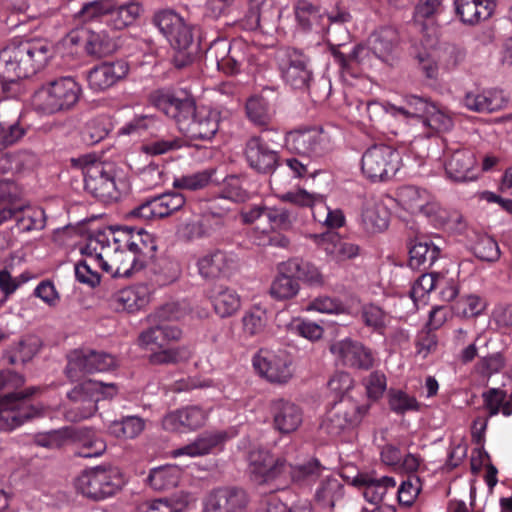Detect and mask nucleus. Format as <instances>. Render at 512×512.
<instances>
[{
	"label": "nucleus",
	"instance_id": "1",
	"mask_svg": "<svg viewBox=\"0 0 512 512\" xmlns=\"http://www.w3.org/2000/svg\"><path fill=\"white\" fill-rule=\"evenodd\" d=\"M156 249L155 237L144 229L98 231L80 248L84 260L75 265V276L90 286L100 282L96 267L113 277H129L145 266Z\"/></svg>",
	"mask_w": 512,
	"mask_h": 512
},
{
	"label": "nucleus",
	"instance_id": "2",
	"mask_svg": "<svg viewBox=\"0 0 512 512\" xmlns=\"http://www.w3.org/2000/svg\"><path fill=\"white\" fill-rule=\"evenodd\" d=\"M54 55L51 42L41 38L12 41L0 50V102L22 90L17 82L42 70Z\"/></svg>",
	"mask_w": 512,
	"mask_h": 512
},
{
	"label": "nucleus",
	"instance_id": "3",
	"mask_svg": "<svg viewBox=\"0 0 512 512\" xmlns=\"http://www.w3.org/2000/svg\"><path fill=\"white\" fill-rule=\"evenodd\" d=\"M188 313L186 303H167L148 317L151 326L140 333L139 345L150 351L149 360L153 364H172L189 358L190 350L185 346L171 347L170 343L182 337L177 326L166 323L181 320Z\"/></svg>",
	"mask_w": 512,
	"mask_h": 512
},
{
	"label": "nucleus",
	"instance_id": "4",
	"mask_svg": "<svg viewBox=\"0 0 512 512\" xmlns=\"http://www.w3.org/2000/svg\"><path fill=\"white\" fill-rule=\"evenodd\" d=\"M150 103L174 119L179 129L192 139L210 140L219 129V112L209 106H196L191 97H179L169 89H158Z\"/></svg>",
	"mask_w": 512,
	"mask_h": 512
},
{
	"label": "nucleus",
	"instance_id": "5",
	"mask_svg": "<svg viewBox=\"0 0 512 512\" xmlns=\"http://www.w3.org/2000/svg\"><path fill=\"white\" fill-rule=\"evenodd\" d=\"M396 201L398 206L407 213L421 214L435 226L457 232L465 227L463 216L458 211L442 207L426 189L414 185H403L397 190Z\"/></svg>",
	"mask_w": 512,
	"mask_h": 512
},
{
	"label": "nucleus",
	"instance_id": "6",
	"mask_svg": "<svg viewBox=\"0 0 512 512\" xmlns=\"http://www.w3.org/2000/svg\"><path fill=\"white\" fill-rule=\"evenodd\" d=\"M248 461L250 472L258 482H269L287 476L293 481L300 482L314 475H320L321 472L317 460L292 466L280 458H274L268 450L263 448L251 450Z\"/></svg>",
	"mask_w": 512,
	"mask_h": 512
},
{
	"label": "nucleus",
	"instance_id": "7",
	"mask_svg": "<svg viewBox=\"0 0 512 512\" xmlns=\"http://www.w3.org/2000/svg\"><path fill=\"white\" fill-rule=\"evenodd\" d=\"M82 93L80 84L65 76L41 86L32 96V107L43 115H52L72 109Z\"/></svg>",
	"mask_w": 512,
	"mask_h": 512
},
{
	"label": "nucleus",
	"instance_id": "8",
	"mask_svg": "<svg viewBox=\"0 0 512 512\" xmlns=\"http://www.w3.org/2000/svg\"><path fill=\"white\" fill-rule=\"evenodd\" d=\"M84 177L85 189L104 202L115 201L120 197L121 183L117 179L115 165L102 162L92 156L72 160Z\"/></svg>",
	"mask_w": 512,
	"mask_h": 512
},
{
	"label": "nucleus",
	"instance_id": "9",
	"mask_svg": "<svg viewBox=\"0 0 512 512\" xmlns=\"http://www.w3.org/2000/svg\"><path fill=\"white\" fill-rule=\"evenodd\" d=\"M16 186L9 181L0 182V225L15 219L21 232L41 230L45 227V212L40 207L24 206L19 203Z\"/></svg>",
	"mask_w": 512,
	"mask_h": 512
},
{
	"label": "nucleus",
	"instance_id": "10",
	"mask_svg": "<svg viewBox=\"0 0 512 512\" xmlns=\"http://www.w3.org/2000/svg\"><path fill=\"white\" fill-rule=\"evenodd\" d=\"M118 392L113 383H103L96 380H86L68 392L72 406L65 412L69 421L77 422L92 417L98 410L100 400L112 398Z\"/></svg>",
	"mask_w": 512,
	"mask_h": 512
},
{
	"label": "nucleus",
	"instance_id": "11",
	"mask_svg": "<svg viewBox=\"0 0 512 512\" xmlns=\"http://www.w3.org/2000/svg\"><path fill=\"white\" fill-rule=\"evenodd\" d=\"M124 484V476L118 468L96 467L83 471L75 481V488L88 498L103 500L116 494Z\"/></svg>",
	"mask_w": 512,
	"mask_h": 512
},
{
	"label": "nucleus",
	"instance_id": "12",
	"mask_svg": "<svg viewBox=\"0 0 512 512\" xmlns=\"http://www.w3.org/2000/svg\"><path fill=\"white\" fill-rule=\"evenodd\" d=\"M155 22L171 46L177 50L174 64L181 68L192 61V55L187 50L193 42L190 26L184 18L172 10H163L156 14Z\"/></svg>",
	"mask_w": 512,
	"mask_h": 512
},
{
	"label": "nucleus",
	"instance_id": "13",
	"mask_svg": "<svg viewBox=\"0 0 512 512\" xmlns=\"http://www.w3.org/2000/svg\"><path fill=\"white\" fill-rule=\"evenodd\" d=\"M402 165L400 152L386 144L368 147L361 158V172L371 182H385L399 171Z\"/></svg>",
	"mask_w": 512,
	"mask_h": 512
},
{
	"label": "nucleus",
	"instance_id": "14",
	"mask_svg": "<svg viewBox=\"0 0 512 512\" xmlns=\"http://www.w3.org/2000/svg\"><path fill=\"white\" fill-rule=\"evenodd\" d=\"M36 392V388H29L25 392L9 393L0 397V432L11 431L26 420L46 415L43 407H34L27 403V398Z\"/></svg>",
	"mask_w": 512,
	"mask_h": 512
},
{
	"label": "nucleus",
	"instance_id": "15",
	"mask_svg": "<svg viewBox=\"0 0 512 512\" xmlns=\"http://www.w3.org/2000/svg\"><path fill=\"white\" fill-rule=\"evenodd\" d=\"M369 406L351 398L336 403L325 415L320 428L331 436H338L358 426L368 413Z\"/></svg>",
	"mask_w": 512,
	"mask_h": 512
},
{
	"label": "nucleus",
	"instance_id": "16",
	"mask_svg": "<svg viewBox=\"0 0 512 512\" xmlns=\"http://www.w3.org/2000/svg\"><path fill=\"white\" fill-rule=\"evenodd\" d=\"M116 366L115 358L104 352L88 349H76L68 355L66 375L71 380H78L85 374L105 372Z\"/></svg>",
	"mask_w": 512,
	"mask_h": 512
},
{
	"label": "nucleus",
	"instance_id": "17",
	"mask_svg": "<svg viewBox=\"0 0 512 512\" xmlns=\"http://www.w3.org/2000/svg\"><path fill=\"white\" fill-rule=\"evenodd\" d=\"M292 357L284 350L260 351L253 358L256 371L271 383L285 384L293 377Z\"/></svg>",
	"mask_w": 512,
	"mask_h": 512
},
{
	"label": "nucleus",
	"instance_id": "18",
	"mask_svg": "<svg viewBox=\"0 0 512 512\" xmlns=\"http://www.w3.org/2000/svg\"><path fill=\"white\" fill-rule=\"evenodd\" d=\"M329 350L335 360L343 366L361 370H369L374 366L372 350L352 338L347 337L333 342Z\"/></svg>",
	"mask_w": 512,
	"mask_h": 512
},
{
	"label": "nucleus",
	"instance_id": "19",
	"mask_svg": "<svg viewBox=\"0 0 512 512\" xmlns=\"http://www.w3.org/2000/svg\"><path fill=\"white\" fill-rule=\"evenodd\" d=\"M246 50L247 46L243 41L237 40L230 43L222 39L212 43L208 50V57L214 60L218 70L234 75L240 71L247 59Z\"/></svg>",
	"mask_w": 512,
	"mask_h": 512
},
{
	"label": "nucleus",
	"instance_id": "20",
	"mask_svg": "<svg viewBox=\"0 0 512 512\" xmlns=\"http://www.w3.org/2000/svg\"><path fill=\"white\" fill-rule=\"evenodd\" d=\"M195 266L201 278L214 280L230 276L237 269L238 263L232 253L212 250L199 255Z\"/></svg>",
	"mask_w": 512,
	"mask_h": 512
},
{
	"label": "nucleus",
	"instance_id": "21",
	"mask_svg": "<svg viewBox=\"0 0 512 512\" xmlns=\"http://www.w3.org/2000/svg\"><path fill=\"white\" fill-rule=\"evenodd\" d=\"M184 204L185 198L182 194L176 192L165 193L145 201L134 208L130 215L133 218L146 221L161 219L178 211Z\"/></svg>",
	"mask_w": 512,
	"mask_h": 512
},
{
	"label": "nucleus",
	"instance_id": "22",
	"mask_svg": "<svg viewBox=\"0 0 512 512\" xmlns=\"http://www.w3.org/2000/svg\"><path fill=\"white\" fill-rule=\"evenodd\" d=\"M287 149L302 156L316 157L328 148V140L322 131L317 129L294 130L285 138Z\"/></svg>",
	"mask_w": 512,
	"mask_h": 512
},
{
	"label": "nucleus",
	"instance_id": "23",
	"mask_svg": "<svg viewBox=\"0 0 512 512\" xmlns=\"http://www.w3.org/2000/svg\"><path fill=\"white\" fill-rule=\"evenodd\" d=\"M129 69L128 63L124 60L103 62L88 72V86L94 92H104L125 79Z\"/></svg>",
	"mask_w": 512,
	"mask_h": 512
},
{
	"label": "nucleus",
	"instance_id": "24",
	"mask_svg": "<svg viewBox=\"0 0 512 512\" xmlns=\"http://www.w3.org/2000/svg\"><path fill=\"white\" fill-rule=\"evenodd\" d=\"M431 101L415 95L405 97L401 106H396L389 102L379 103L371 102L368 104V111L370 113H376L384 111L385 113L400 120H419L422 122Z\"/></svg>",
	"mask_w": 512,
	"mask_h": 512
},
{
	"label": "nucleus",
	"instance_id": "25",
	"mask_svg": "<svg viewBox=\"0 0 512 512\" xmlns=\"http://www.w3.org/2000/svg\"><path fill=\"white\" fill-rule=\"evenodd\" d=\"M317 246L323 251L329 262L343 265L360 254V247L343 239L338 233L327 232L316 237Z\"/></svg>",
	"mask_w": 512,
	"mask_h": 512
},
{
	"label": "nucleus",
	"instance_id": "26",
	"mask_svg": "<svg viewBox=\"0 0 512 512\" xmlns=\"http://www.w3.org/2000/svg\"><path fill=\"white\" fill-rule=\"evenodd\" d=\"M209 416V411L192 405L168 413L162 420L165 430L186 432L202 427Z\"/></svg>",
	"mask_w": 512,
	"mask_h": 512
},
{
	"label": "nucleus",
	"instance_id": "27",
	"mask_svg": "<svg viewBox=\"0 0 512 512\" xmlns=\"http://www.w3.org/2000/svg\"><path fill=\"white\" fill-rule=\"evenodd\" d=\"M282 78L294 89H304L312 79V71L308 59L298 51L286 53V58L280 63Z\"/></svg>",
	"mask_w": 512,
	"mask_h": 512
},
{
	"label": "nucleus",
	"instance_id": "28",
	"mask_svg": "<svg viewBox=\"0 0 512 512\" xmlns=\"http://www.w3.org/2000/svg\"><path fill=\"white\" fill-rule=\"evenodd\" d=\"M69 38L71 43L81 45L91 56L105 57L115 50V43L105 31L81 28L71 32Z\"/></svg>",
	"mask_w": 512,
	"mask_h": 512
},
{
	"label": "nucleus",
	"instance_id": "29",
	"mask_svg": "<svg viewBox=\"0 0 512 512\" xmlns=\"http://www.w3.org/2000/svg\"><path fill=\"white\" fill-rule=\"evenodd\" d=\"M351 485L358 488L365 500L372 504L380 503L389 489L396 486V480L393 477H376L373 473H357L351 480L347 477Z\"/></svg>",
	"mask_w": 512,
	"mask_h": 512
},
{
	"label": "nucleus",
	"instance_id": "30",
	"mask_svg": "<svg viewBox=\"0 0 512 512\" xmlns=\"http://www.w3.org/2000/svg\"><path fill=\"white\" fill-rule=\"evenodd\" d=\"M151 300V291L147 285H133L115 292L110 305L116 311L136 313L144 309Z\"/></svg>",
	"mask_w": 512,
	"mask_h": 512
},
{
	"label": "nucleus",
	"instance_id": "31",
	"mask_svg": "<svg viewBox=\"0 0 512 512\" xmlns=\"http://www.w3.org/2000/svg\"><path fill=\"white\" fill-rule=\"evenodd\" d=\"M248 503L246 493L237 488H222L209 495L205 512H244Z\"/></svg>",
	"mask_w": 512,
	"mask_h": 512
},
{
	"label": "nucleus",
	"instance_id": "32",
	"mask_svg": "<svg viewBox=\"0 0 512 512\" xmlns=\"http://www.w3.org/2000/svg\"><path fill=\"white\" fill-rule=\"evenodd\" d=\"M244 155L251 168L263 173L274 169L278 161L277 152L260 136L246 142Z\"/></svg>",
	"mask_w": 512,
	"mask_h": 512
},
{
	"label": "nucleus",
	"instance_id": "33",
	"mask_svg": "<svg viewBox=\"0 0 512 512\" xmlns=\"http://www.w3.org/2000/svg\"><path fill=\"white\" fill-rule=\"evenodd\" d=\"M464 106L478 113H492L506 107L507 99L502 91L487 89L466 93L463 99Z\"/></svg>",
	"mask_w": 512,
	"mask_h": 512
},
{
	"label": "nucleus",
	"instance_id": "34",
	"mask_svg": "<svg viewBox=\"0 0 512 512\" xmlns=\"http://www.w3.org/2000/svg\"><path fill=\"white\" fill-rule=\"evenodd\" d=\"M475 166L474 153L467 149H461L452 153L445 164V170L448 177L454 181H473L478 177Z\"/></svg>",
	"mask_w": 512,
	"mask_h": 512
},
{
	"label": "nucleus",
	"instance_id": "35",
	"mask_svg": "<svg viewBox=\"0 0 512 512\" xmlns=\"http://www.w3.org/2000/svg\"><path fill=\"white\" fill-rule=\"evenodd\" d=\"M230 436L224 431L208 432L197 437L193 442L171 452L175 458L181 456L199 457L213 452Z\"/></svg>",
	"mask_w": 512,
	"mask_h": 512
},
{
	"label": "nucleus",
	"instance_id": "36",
	"mask_svg": "<svg viewBox=\"0 0 512 512\" xmlns=\"http://www.w3.org/2000/svg\"><path fill=\"white\" fill-rule=\"evenodd\" d=\"M390 212L387 205L380 198L366 199L361 212L363 228L370 233L381 232L389 225Z\"/></svg>",
	"mask_w": 512,
	"mask_h": 512
},
{
	"label": "nucleus",
	"instance_id": "37",
	"mask_svg": "<svg viewBox=\"0 0 512 512\" xmlns=\"http://www.w3.org/2000/svg\"><path fill=\"white\" fill-rule=\"evenodd\" d=\"M273 421L275 428L281 433L296 431L303 421V413L296 404L277 400L273 404Z\"/></svg>",
	"mask_w": 512,
	"mask_h": 512
},
{
	"label": "nucleus",
	"instance_id": "38",
	"mask_svg": "<svg viewBox=\"0 0 512 512\" xmlns=\"http://www.w3.org/2000/svg\"><path fill=\"white\" fill-rule=\"evenodd\" d=\"M457 15L467 24L488 19L496 7L495 0H454Z\"/></svg>",
	"mask_w": 512,
	"mask_h": 512
},
{
	"label": "nucleus",
	"instance_id": "39",
	"mask_svg": "<svg viewBox=\"0 0 512 512\" xmlns=\"http://www.w3.org/2000/svg\"><path fill=\"white\" fill-rule=\"evenodd\" d=\"M486 408L491 416L502 413L508 417L512 414V370L502 388H491L483 394Z\"/></svg>",
	"mask_w": 512,
	"mask_h": 512
},
{
	"label": "nucleus",
	"instance_id": "40",
	"mask_svg": "<svg viewBox=\"0 0 512 512\" xmlns=\"http://www.w3.org/2000/svg\"><path fill=\"white\" fill-rule=\"evenodd\" d=\"M440 256V248L428 238H417L409 250V265L413 269L430 267Z\"/></svg>",
	"mask_w": 512,
	"mask_h": 512
},
{
	"label": "nucleus",
	"instance_id": "41",
	"mask_svg": "<svg viewBox=\"0 0 512 512\" xmlns=\"http://www.w3.org/2000/svg\"><path fill=\"white\" fill-rule=\"evenodd\" d=\"M142 12L143 8L137 1L130 0L118 6L112 2L110 20H107V25L115 30H122L134 25Z\"/></svg>",
	"mask_w": 512,
	"mask_h": 512
},
{
	"label": "nucleus",
	"instance_id": "42",
	"mask_svg": "<svg viewBox=\"0 0 512 512\" xmlns=\"http://www.w3.org/2000/svg\"><path fill=\"white\" fill-rule=\"evenodd\" d=\"M395 40L396 35L392 29L386 28L372 34L368 42L372 46L374 58H378L379 61L387 65H393L396 59Z\"/></svg>",
	"mask_w": 512,
	"mask_h": 512
},
{
	"label": "nucleus",
	"instance_id": "43",
	"mask_svg": "<svg viewBox=\"0 0 512 512\" xmlns=\"http://www.w3.org/2000/svg\"><path fill=\"white\" fill-rule=\"evenodd\" d=\"M209 298L212 302L215 313L221 318L232 316L241 307V298L231 288L217 287L213 289Z\"/></svg>",
	"mask_w": 512,
	"mask_h": 512
},
{
	"label": "nucleus",
	"instance_id": "44",
	"mask_svg": "<svg viewBox=\"0 0 512 512\" xmlns=\"http://www.w3.org/2000/svg\"><path fill=\"white\" fill-rule=\"evenodd\" d=\"M344 495L343 484L338 477L328 474L323 476L316 490V501L325 508H333Z\"/></svg>",
	"mask_w": 512,
	"mask_h": 512
},
{
	"label": "nucleus",
	"instance_id": "45",
	"mask_svg": "<svg viewBox=\"0 0 512 512\" xmlns=\"http://www.w3.org/2000/svg\"><path fill=\"white\" fill-rule=\"evenodd\" d=\"M421 124L428 130L427 136H432L451 130L453 119L444 108L431 102Z\"/></svg>",
	"mask_w": 512,
	"mask_h": 512
},
{
	"label": "nucleus",
	"instance_id": "46",
	"mask_svg": "<svg viewBox=\"0 0 512 512\" xmlns=\"http://www.w3.org/2000/svg\"><path fill=\"white\" fill-rule=\"evenodd\" d=\"M283 271L294 274L295 278L310 285L320 286L323 284V275L314 264L293 258L283 262Z\"/></svg>",
	"mask_w": 512,
	"mask_h": 512
},
{
	"label": "nucleus",
	"instance_id": "47",
	"mask_svg": "<svg viewBox=\"0 0 512 512\" xmlns=\"http://www.w3.org/2000/svg\"><path fill=\"white\" fill-rule=\"evenodd\" d=\"M74 431L75 435L71 439V442H77L80 445L78 452L80 457H99L105 452V442L97 437L94 432L88 429H74Z\"/></svg>",
	"mask_w": 512,
	"mask_h": 512
},
{
	"label": "nucleus",
	"instance_id": "48",
	"mask_svg": "<svg viewBox=\"0 0 512 512\" xmlns=\"http://www.w3.org/2000/svg\"><path fill=\"white\" fill-rule=\"evenodd\" d=\"M300 290V285L294 274L283 271V262L278 266V275L270 287V294L277 300H287L295 297Z\"/></svg>",
	"mask_w": 512,
	"mask_h": 512
},
{
	"label": "nucleus",
	"instance_id": "49",
	"mask_svg": "<svg viewBox=\"0 0 512 512\" xmlns=\"http://www.w3.org/2000/svg\"><path fill=\"white\" fill-rule=\"evenodd\" d=\"M441 10V0H419L414 8L413 22L421 31H427L434 28L435 17Z\"/></svg>",
	"mask_w": 512,
	"mask_h": 512
},
{
	"label": "nucleus",
	"instance_id": "50",
	"mask_svg": "<svg viewBox=\"0 0 512 512\" xmlns=\"http://www.w3.org/2000/svg\"><path fill=\"white\" fill-rule=\"evenodd\" d=\"M181 469L175 465L153 468L148 476L149 484L156 490L176 487L180 481Z\"/></svg>",
	"mask_w": 512,
	"mask_h": 512
},
{
	"label": "nucleus",
	"instance_id": "51",
	"mask_svg": "<svg viewBox=\"0 0 512 512\" xmlns=\"http://www.w3.org/2000/svg\"><path fill=\"white\" fill-rule=\"evenodd\" d=\"M41 347L39 337L35 335H27L15 344L9 355V362L15 364L18 362L26 363L30 361Z\"/></svg>",
	"mask_w": 512,
	"mask_h": 512
},
{
	"label": "nucleus",
	"instance_id": "52",
	"mask_svg": "<svg viewBox=\"0 0 512 512\" xmlns=\"http://www.w3.org/2000/svg\"><path fill=\"white\" fill-rule=\"evenodd\" d=\"M145 428V421L137 416H128L114 421L109 426L112 435L121 439H133L139 436Z\"/></svg>",
	"mask_w": 512,
	"mask_h": 512
},
{
	"label": "nucleus",
	"instance_id": "53",
	"mask_svg": "<svg viewBox=\"0 0 512 512\" xmlns=\"http://www.w3.org/2000/svg\"><path fill=\"white\" fill-rule=\"evenodd\" d=\"M361 320L364 325L384 335V329L390 322V316L379 306L369 303L361 308Z\"/></svg>",
	"mask_w": 512,
	"mask_h": 512
},
{
	"label": "nucleus",
	"instance_id": "54",
	"mask_svg": "<svg viewBox=\"0 0 512 512\" xmlns=\"http://www.w3.org/2000/svg\"><path fill=\"white\" fill-rule=\"evenodd\" d=\"M307 312H318L322 314L339 315L349 314V309L338 298L321 295L309 302L305 307Z\"/></svg>",
	"mask_w": 512,
	"mask_h": 512
},
{
	"label": "nucleus",
	"instance_id": "55",
	"mask_svg": "<svg viewBox=\"0 0 512 512\" xmlns=\"http://www.w3.org/2000/svg\"><path fill=\"white\" fill-rule=\"evenodd\" d=\"M213 174V170H203L175 177L172 186L178 190L197 191L205 188L210 183Z\"/></svg>",
	"mask_w": 512,
	"mask_h": 512
},
{
	"label": "nucleus",
	"instance_id": "56",
	"mask_svg": "<svg viewBox=\"0 0 512 512\" xmlns=\"http://www.w3.org/2000/svg\"><path fill=\"white\" fill-rule=\"evenodd\" d=\"M32 278L33 275L28 271H25L18 276H12L8 268L0 270V291L3 294V298L0 300V305L2 306L21 285L27 283Z\"/></svg>",
	"mask_w": 512,
	"mask_h": 512
},
{
	"label": "nucleus",
	"instance_id": "57",
	"mask_svg": "<svg viewBox=\"0 0 512 512\" xmlns=\"http://www.w3.org/2000/svg\"><path fill=\"white\" fill-rule=\"evenodd\" d=\"M323 195L310 193L305 189L299 188L293 191L277 194V198L286 203L299 207H310L312 212L321 202Z\"/></svg>",
	"mask_w": 512,
	"mask_h": 512
},
{
	"label": "nucleus",
	"instance_id": "58",
	"mask_svg": "<svg viewBox=\"0 0 512 512\" xmlns=\"http://www.w3.org/2000/svg\"><path fill=\"white\" fill-rule=\"evenodd\" d=\"M75 435L74 428L64 427L58 430H52L47 433L39 434L36 437V443L39 446L46 447L49 449L60 448L63 445L71 442V439Z\"/></svg>",
	"mask_w": 512,
	"mask_h": 512
},
{
	"label": "nucleus",
	"instance_id": "59",
	"mask_svg": "<svg viewBox=\"0 0 512 512\" xmlns=\"http://www.w3.org/2000/svg\"><path fill=\"white\" fill-rule=\"evenodd\" d=\"M243 332L249 336L262 333L267 324V313L260 307H254L242 318Z\"/></svg>",
	"mask_w": 512,
	"mask_h": 512
},
{
	"label": "nucleus",
	"instance_id": "60",
	"mask_svg": "<svg viewBox=\"0 0 512 512\" xmlns=\"http://www.w3.org/2000/svg\"><path fill=\"white\" fill-rule=\"evenodd\" d=\"M313 217L316 221L323 223L329 228H339L345 223V217L340 209H330L322 197L321 202L313 211Z\"/></svg>",
	"mask_w": 512,
	"mask_h": 512
},
{
	"label": "nucleus",
	"instance_id": "61",
	"mask_svg": "<svg viewBox=\"0 0 512 512\" xmlns=\"http://www.w3.org/2000/svg\"><path fill=\"white\" fill-rule=\"evenodd\" d=\"M111 9L112 0H95L84 4L80 13L86 22L98 21L102 18L107 22L110 20Z\"/></svg>",
	"mask_w": 512,
	"mask_h": 512
},
{
	"label": "nucleus",
	"instance_id": "62",
	"mask_svg": "<svg viewBox=\"0 0 512 512\" xmlns=\"http://www.w3.org/2000/svg\"><path fill=\"white\" fill-rule=\"evenodd\" d=\"M248 5L249 9L242 20V26L247 30L265 29V11L262 8L268 6L267 0H249Z\"/></svg>",
	"mask_w": 512,
	"mask_h": 512
},
{
	"label": "nucleus",
	"instance_id": "63",
	"mask_svg": "<svg viewBox=\"0 0 512 512\" xmlns=\"http://www.w3.org/2000/svg\"><path fill=\"white\" fill-rule=\"evenodd\" d=\"M389 406L392 411L398 414L419 410V403L416 398L402 390H391L389 392Z\"/></svg>",
	"mask_w": 512,
	"mask_h": 512
},
{
	"label": "nucleus",
	"instance_id": "64",
	"mask_svg": "<svg viewBox=\"0 0 512 512\" xmlns=\"http://www.w3.org/2000/svg\"><path fill=\"white\" fill-rule=\"evenodd\" d=\"M186 503L178 499H156L140 504L137 512H183Z\"/></svg>",
	"mask_w": 512,
	"mask_h": 512
}]
</instances>
